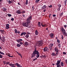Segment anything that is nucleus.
Returning <instances> with one entry per match:
<instances>
[{
  "mask_svg": "<svg viewBox=\"0 0 67 67\" xmlns=\"http://www.w3.org/2000/svg\"><path fill=\"white\" fill-rule=\"evenodd\" d=\"M32 16H31L29 17L26 20V22H23L22 23L23 26L24 27H28V26H30L31 21L32 20Z\"/></svg>",
  "mask_w": 67,
  "mask_h": 67,
  "instance_id": "1",
  "label": "nucleus"
},
{
  "mask_svg": "<svg viewBox=\"0 0 67 67\" xmlns=\"http://www.w3.org/2000/svg\"><path fill=\"white\" fill-rule=\"evenodd\" d=\"M60 30L63 35L65 36H67V33L66 32L65 29L63 27H61Z\"/></svg>",
  "mask_w": 67,
  "mask_h": 67,
  "instance_id": "2",
  "label": "nucleus"
},
{
  "mask_svg": "<svg viewBox=\"0 0 67 67\" xmlns=\"http://www.w3.org/2000/svg\"><path fill=\"white\" fill-rule=\"evenodd\" d=\"M43 44V40H41L40 41H39L37 42V46H38V47H40V46H42Z\"/></svg>",
  "mask_w": 67,
  "mask_h": 67,
  "instance_id": "3",
  "label": "nucleus"
},
{
  "mask_svg": "<svg viewBox=\"0 0 67 67\" xmlns=\"http://www.w3.org/2000/svg\"><path fill=\"white\" fill-rule=\"evenodd\" d=\"M61 62V59H60L59 60H58L57 61V63L55 64V65H57V67H62L61 65H60V63Z\"/></svg>",
  "mask_w": 67,
  "mask_h": 67,
  "instance_id": "4",
  "label": "nucleus"
},
{
  "mask_svg": "<svg viewBox=\"0 0 67 67\" xmlns=\"http://www.w3.org/2000/svg\"><path fill=\"white\" fill-rule=\"evenodd\" d=\"M56 53H59V50L58 49L57 47H55L54 49Z\"/></svg>",
  "mask_w": 67,
  "mask_h": 67,
  "instance_id": "5",
  "label": "nucleus"
},
{
  "mask_svg": "<svg viewBox=\"0 0 67 67\" xmlns=\"http://www.w3.org/2000/svg\"><path fill=\"white\" fill-rule=\"evenodd\" d=\"M49 36L51 38H54V34L52 33H50L49 35Z\"/></svg>",
  "mask_w": 67,
  "mask_h": 67,
  "instance_id": "6",
  "label": "nucleus"
},
{
  "mask_svg": "<svg viewBox=\"0 0 67 67\" xmlns=\"http://www.w3.org/2000/svg\"><path fill=\"white\" fill-rule=\"evenodd\" d=\"M47 51H48V48L47 47H45L43 49V51L44 52H47Z\"/></svg>",
  "mask_w": 67,
  "mask_h": 67,
  "instance_id": "7",
  "label": "nucleus"
},
{
  "mask_svg": "<svg viewBox=\"0 0 67 67\" xmlns=\"http://www.w3.org/2000/svg\"><path fill=\"white\" fill-rule=\"evenodd\" d=\"M10 25L8 24H7L6 25V29H9L10 28Z\"/></svg>",
  "mask_w": 67,
  "mask_h": 67,
  "instance_id": "8",
  "label": "nucleus"
},
{
  "mask_svg": "<svg viewBox=\"0 0 67 67\" xmlns=\"http://www.w3.org/2000/svg\"><path fill=\"white\" fill-rule=\"evenodd\" d=\"M35 56L36 55L33 52L32 54H31V58H33V57H35Z\"/></svg>",
  "mask_w": 67,
  "mask_h": 67,
  "instance_id": "9",
  "label": "nucleus"
},
{
  "mask_svg": "<svg viewBox=\"0 0 67 67\" xmlns=\"http://www.w3.org/2000/svg\"><path fill=\"white\" fill-rule=\"evenodd\" d=\"M15 65H16L17 67H22L21 65L19 64H18V63H16Z\"/></svg>",
  "mask_w": 67,
  "mask_h": 67,
  "instance_id": "10",
  "label": "nucleus"
},
{
  "mask_svg": "<svg viewBox=\"0 0 67 67\" xmlns=\"http://www.w3.org/2000/svg\"><path fill=\"white\" fill-rule=\"evenodd\" d=\"M2 40H1V41H2L3 42H4V43H5V42H4L5 41V38L3 37H2Z\"/></svg>",
  "mask_w": 67,
  "mask_h": 67,
  "instance_id": "11",
  "label": "nucleus"
},
{
  "mask_svg": "<svg viewBox=\"0 0 67 67\" xmlns=\"http://www.w3.org/2000/svg\"><path fill=\"white\" fill-rule=\"evenodd\" d=\"M35 55H37L38 54H39V53L38 51H36L34 52H33Z\"/></svg>",
  "mask_w": 67,
  "mask_h": 67,
  "instance_id": "12",
  "label": "nucleus"
},
{
  "mask_svg": "<svg viewBox=\"0 0 67 67\" xmlns=\"http://www.w3.org/2000/svg\"><path fill=\"white\" fill-rule=\"evenodd\" d=\"M24 46H27L29 45V43L27 42H25V43L24 44Z\"/></svg>",
  "mask_w": 67,
  "mask_h": 67,
  "instance_id": "13",
  "label": "nucleus"
},
{
  "mask_svg": "<svg viewBox=\"0 0 67 67\" xmlns=\"http://www.w3.org/2000/svg\"><path fill=\"white\" fill-rule=\"evenodd\" d=\"M16 13L17 14H21V11L20 10H18L16 12Z\"/></svg>",
  "mask_w": 67,
  "mask_h": 67,
  "instance_id": "14",
  "label": "nucleus"
},
{
  "mask_svg": "<svg viewBox=\"0 0 67 67\" xmlns=\"http://www.w3.org/2000/svg\"><path fill=\"white\" fill-rule=\"evenodd\" d=\"M26 34V32H23L21 34L20 36H23V35H25Z\"/></svg>",
  "mask_w": 67,
  "mask_h": 67,
  "instance_id": "15",
  "label": "nucleus"
},
{
  "mask_svg": "<svg viewBox=\"0 0 67 67\" xmlns=\"http://www.w3.org/2000/svg\"><path fill=\"white\" fill-rule=\"evenodd\" d=\"M2 10L4 12H5L7 11V8H2Z\"/></svg>",
  "mask_w": 67,
  "mask_h": 67,
  "instance_id": "16",
  "label": "nucleus"
},
{
  "mask_svg": "<svg viewBox=\"0 0 67 67\" xmlns=\"http://www.w3.org/2000/svg\"><path fill=\"white\" fill-rule=\"evenodd\" d=\"M47 7L46 5H43V6L42 7V10H43V9H46V7Z\"/></svg>",
  "mask_w": 67,
  "mask_h": 67,
  "instance_id": "17",
  "label": "nucleus"
},
{
  "mask_svg": "<svg viewBox=\"0 0 67 67\" xmlns=\"http://www.w3.org/2000/svg\"><path fill=\"white\" fill-rule=\"evenodd\" d=\"M60 65L61 66H62V67H63L64 66V63H63V62H61L60 63Z\"/></svg>",
  "mask_w": 67,
  "mask_h": 67,
  "instance_id": "18",
  "label": "nucleus"
},
{
  "mask_svg": "<svg viewBox=\"0 0 67 67\" xmlns=\"http://www.w3.org/2000/svg\"><path fill=\"white\" fill-rule=\"evenodd\" d=\"M41 22H38V27H41Z\"/></svg>",
  "mask_w": 67,
  "mask_h": 67,
  "instance_id": "19",
  "label": "nucleus"
},
{
  "mask_svg": "<svg viewBox=\"0 0 67 67\" xmlns=\"http://www.w3.org/2000/svg\"><path fill=\"white\" fill-rule=\"evenodd\" d=\"M35 34L36 35H37L38 34V31H37V30L35 31Z\"/></svg>",
  "mask_w": 67,
  "mask_h": 67,
  "instance_id": "20",
  "label": "nucleus"
},
{
  "mask_svg": "<svg viewBox=\"0 0 67 67\" xmlns=\"http://www.w3.org/2000/svg\"><path fill=\"white\" fill-rule=\"evenodd\" d=\"M52 55L53 56H55L56 54H55V53H54V52H52Z\"/></svg>",
  "mask_w": 67,
  "mask_h": 67,
  "instance_id": "21",
  "label": "nucleus"
},
{
  "mask_svg": "<svg viewBox=\"0 0 67 67\" xmlns=\"http://www.w3.org/2000/svg\"><path fill=\"white\" fill-rule=\"evenodd\" d=\"M53 45H54V44L51 43L50 44H49V46H50L51 47H53Z\"/></svg>",
  "mask_w": 67,
  "mask_h": 67,
  "instance_id": "22",
  "label": "nucleus"
},
{
  "mask_svg": "<svg viewBox=\"0 0 67 67\" xmlns=\"http://www.w3.org/2000/svg\"><path fill=\"white\" fill-rule=\"evenodd\" d=\"M17 53L20 56V57H21V58H22V55H21V54L19 53L18 52H17Z\"/></svg>",
  "mask_w": 67,
  "mask_h": 67,
  "instance_id": "23",
  "label": "nucleus"
},
{
  "mask_svg": "<svg viewBox=\"0 0 67 67\" xmlns=\"http://www.w3.org/2000/svg\"><path fill=\"white\" fill-rule=\"evenodd\" d=\"M52 47L49 46V50L50 51L52 50Z\"/></svg>",
  "mask_w": 67,
  "mask_h": 67,
  "instance_id": "24",
  "label": "nucleus"
},
{
  "mask_svg": "<svg viewBox=\"0 0 67 67\" xmlns=\"http://www.w3.org/2000/svg\"><path fill=\"white\" fill-rule=\"evenodd\" d=\"M25 36L26 37V38H29V35L28 34H26Z\"/></svg>",
  "mask_w": 67,
  "mask_h": 67,
  "instance_id": "25",
  "label": "nucleus"
},
{
  "mask_svg": "<svg viewBox=\"0 0 67 67\" xmlns=\"http://www.w3.org/2000/svg\"><path fill=\"white\" fill-rule=\"evenodd\" d=\"M40 0H36L35 1V2L36 3H37L38 2H39V1Z\"/></svg>",
  "mask_w": 67,
  "mask_h": 67,
  "instance_id": "26",
  "label": "nucleus"
},
{
  "mask_svg": "<svg viewBox=\"0 0 67 67\" xmlns=\"http://www.w3.org/2000/svg\"><path fill=\"white\" fill-rule=\"evenodd\" d=\"M21 45H20V44L19 43H17V44L16 45V46H17V47H20Z\"/></svg>",
  "mask_w": 67,
  "mask_h": 67,
  "instance_id": "27",
  "label": "nucleus"
},
{
  "mask_svg": "<svg viewBox=\"0 0 67 67\" xmlns=\"http://www.w3.org/2000/svg\"><path fill=\"white\" fill-rule=\"evenodd\" d=\"M7 15H8V16L9 17H11V16H12V15H11V14H7Z\"/></svg>",
  "mask_w": 67,
  "mask_h": 67,
  "instance_id": "28",
  "label": "nucleus"
},
{
  "mask_svg": "<svg viewBox=\"0 0 67 67\" xmlns=\"http://www.w3.org/2000/svg\"><path fill=\"white\" fill-rule=\"evenodd\" d=\"M37 55H36V57L37 58H38L39 57H40V54H37Z\"/></svg>",
  "mask_w": 67,
  "mask_h": 67,
  "instance_id": "29",
  "label": "nucleus"
},
{
  "mask_svg": "<svg viewBox=\"0 0 67 67\" xmlns=\"http://www.w3.org/2000/svg\"><path fill=\"white\" fill-rule=\"evenodd\" d=\"M67 0H65L64 2V3H65V5H66V2H67Z\"/></svg>",
  "mask_w": 67,
  "mask_h": 67,
  "instance_id": "30",
  "label": "nucleus"
},
{
  "mask_svg": "<svg viewBox=\"0 0 67 67\" xmlns=\"http://www.w3.org/2000/svg\"><path fill=\"white\" fill-rule=\"evenodd\" d=\"M28 4V0H26V1L25 4L27 5Z\"/></svg>",
  "mask_w": 67,
  "mask_h": 67,
  "instance_id": "31",
  "label": "nucleus"
},
{
  "mask_svg": "<svg viewBox=\"0 0 67 67\" xmlns=\"http://www.w3.org/2000/svg\"><path fill=\"white\" fill-rule=\"evenodd\" d=\"M7 2H8V3L9 4H11V3H12V2H11V1L10 0L7 1Z\"/></svg>",
  "mask_w": 67,
  "mask_h": 67,
  "instance_id": "32",
  "label": "nucleus"
},
{
  "mask_svg": "<svg viewBox=\"0 0 67 67\" xmlns=\"http://www.w3.org/2000/svg\"><path fill=\"white\" fill-rule=\"evenodd\" d=\"M63 13L62 12V13H60L59 15V16H62L63 15Z\"/></svg>",
  "mask_w": 67,
  "mask_h": 67,
  "instance_id": "33",
  "label": "nucleus"
},
{
  "mask_svg": "<svg viewBox=\"0 0 67 67\" xmlns=\"http://www.w3.org/2000/svg\"><path fill=\"white\" fill-rule=\"evenodd\" d=\"M14 31L15 33L16 34V33H18V31H17V30H16V29H15Z\"/></svg>",
  "mask_w": 67,
  "mask_h": 67,
  "instance_id": "34",
  "label": "nucleus"
},
{
  "mask_svg": "<svg viewBox=\"0 0 67 67\" xmlns=\"http://www.w3.org/2000/svg\"><path fill=\"white\" fill-rule=\"evenodd\" d=\"M21 12V13H22V14H24V13H25V11L23 10Z\"/></svg>",
  "mask_w": 67,
  "mask_h": 67,
  "instance_id": "35",
  "label": "nucleus"
},
{
  "mask_svg": "<svg viewBox=\"0 0 67 67\" xmlns=\"http://www.w3.org/2000/svg\"><path fill=\"white\" fill-rule=\"evenodd\" d=\"M0 58H3V55H1V54H0Z\"/></svg>",
  "mask_w": 67,
  "mask_h": 67,
  "instance_id": "36",
  "label": "nucleus"
},
{
  "mask_svg": "<svg viewBox=\"0 0 67 67\" xmlns=\"http://www.w3.org/2000/svg\"><path fill=\"white\" fill-rule=\"evenodd\" d=\"M58 6L59 7V8H60L61 7V6H62V5L60 4H59L58 5Z\"/></svg>",
  "mask_w": 67,
  "mask_h": 67,
  "instance_id": "37",
  "label": "nucleus"
},
{
  "mask_svg": "<svg viewBox=\"0 0 67 67\" xmlns=\"http://www.w3.org/2000/svg\"><path fill=\"white\" fill-rule=\"evenodd\" d=\"M1 32H2L1 33H4V31L3 30H1Z\"/></svg>",
  "mask_w": 67,
  "mask_h": 67,
  "instance_id": "38",
  "label": "nucleus"
},
{
  "mask_svg": "<svg viewBox=\"0 0 67 67\" xmlns=\"http://www.w3.org/2000/svg\"><path fill=\"white\" fill-rule=\"evenodd\" d=\"M0 54H2V55H4V53H3L1 52L0 51Z\"/></svg>",
  "mask_w": 67,
  "mask_h": 67,
  "instance_id": "39",
  "label": "nucleus"
},
{
  "mask_svg": "<svg viewBox=\"0 0 67 67\" xmlns=\"http://www.w3.org/2000/svg\"><path fill=\"white\" fill-rule=\"evenodd\" d=\"M7 56H9V57H12V58L13 57V56H11L9 55V54H8L7 55Z\"/></svg>",
  "mask_w": 67,
  "mask_h": 67,
  "instance_id": "40",
  "label": "nucleus"
},
{
  "mask_svg": "<svg viewBox=\"0 0 67 67\" xmlns=\"http://www.w3.org/2000/svg\"><path fill=\"white\" fill-rule=\"evenodd\" d=\"M7 56H9V57H12V58L13 57V56H11L9 55V54H8L7 55Z\"/></svg>",
  "mask_w": 67,
  "mask_h": 67,
  "instance_id": "41",
  "label": "nucleus"
},
{
  "mask_svg": "<svg viewBox=\"0 0 67 67\" xmlns=\"http://www.w3.org/2000/svg\"><path fill=\"white\" fill-rule=\"evenodd\" d=\"M19 44H20V45H22V44H23V43L22 42H21V41H20V42Z\"/></svg>",
  "mask_w": 67,
  "mask_h": 67,
  "instance_id": "42",
  "label": "nucleus"
},
{
  "mask_svg": "<svg viewBox=\"0 0 67 67\" xmlns=\"http://www.w3.org/2000/svg\"><path fill=\"white\" fill-rule=\"evenodd\" d=\"M46 24H45V25H43L42 26V27H45V26H46Z\"/></svg>",
  "mask_w": 67,
  "mask_h": 67,
  "instance_id": "43",
  "label": "nucleus"
},
{
  "mask_svg": "<svg viewBox=\"0 0 67 67\" xmlns=\"http://www.w3.org/2000/svg\"><path fill=\"white\" fill-rule=\"evenodd\" d=\"M58 53V52H57V53H56V54H55V55L56 56V55H57V56H58V54H59V53Z\"/></svg>",
  "mask_w": 67,
  "mask_h": 67,
  "instance_id": "44",
  "label": "nucleus"
},
{
  "mask_svg": "<svg viewBox=\"0 0 67 67\" xmlns=\"http://www.w3.org/2000/svg\"><path fill=\"white\" fill-rule=\"evenodd\" d=\"M10 62H6V63H5V64L6 65H8V64H10Z\"/></svg>",
  "mask_w": 67,
  "mask_h": 67,
  "instance_id": "45",
  "label": "nucleus"
},
{
  "mask_svg": "<svg viewBox=\"0 0 67 67\" xmlns=\"http://www.w3.org/2000/svg\"><path fill=\"white\" fill-rule=\"evenodd\" d=\"M17 42H18V43H20V40H19H19H16Z\"/></svg>",
  "mask_w": 67,
  "mask_h": 67,
  "instance_id": "46",
  "label": "nucleus"
},
{
  "mask_svg": "<svg viewBox=\"0 0 67 67\" xmlns=\"http://www.w3.org/2000/svg\"><path fill=\"white\" fill-rule=\"evenodd\" d=\"M57 42L58 43H60V41L59 40H58V39L57 40Z\"/></svg>",
  "mask_w": 67,
  "mask_h": 67,
  "instance_id": "47",
  "label": "nucleus"
},
{
  "mask_svg": "<svg viewBox=\"0 0 67 67\" xmlns=\"http://www.w3.org/2000/svg\"><path fill=\"white\" fill-rule=\"evenodd\" d=\"M37 58H35V59H33V61H35L36 60H37Z\"/></svg>",
  "mask_w": 67,
  "mask_h": 67,
  "instance_id": "48",
  "label": "nucleus"
},
{
  "mask_svg": "<svg viewBox=\"0 0 67 67\" xmlns=\"http://www.w3.org/2000/svg\"><path fill=\"white\" fill-rule=\"evenodd\" d=\"M61 36H62L61 38H62V40H63L64 39V37L63 36V35H62Z\"/></svg>",
  "mask_w": 67,
  "mask_h": 67,
  "instance_id": "49",
  "label": "nucleus"
},
{
  "mask_svg": "<svg viewBox=\"0 0 67 67\" xmlns=\"http://www.w3.org/2000/svg\"><path fill=\"white\" fill-rule=\"evenodd\" d=\"M36 48H35V51H34V52H36V51H36Z\"/></svg>",
  "mask_w": 67,
  "mask_h": 67,
  "instance_id": "50",
  "label": "nucleus"
},
{
  "mask_svg": "<svg viewBox=\"0 0 67 67\" xmlns=\"http://www.w3.org/2000/svg\"><path fill=\"white\" fill-rule=\"evenodd\" d=\"M19 40L20 41H23V40H22V39H21L19 38Z\"/></svg>",
  "mask_w": 67,
  "mask_h": 67,
  "instance_id": "51",
  "label": "nucleus"
},
{
  "mask_svg": "<svg viewBox=\"0 0 67 67\" xmlns=\"http://www.w3.org/2000/svg\"><path fill=\"white\" fill-rule=\"evenodd\" d=\"M14 19L13 18L11 19V21H14Z\"/></svg>",
  "mask_w": 67,
  "mask_h": 67,
  "instance_id": "52",
  "label": "nucleus"
},
{
  "mask_svg": "<svg viewBox=\"0 0 67 67\" xmlns=\"http://www.w3.org/2000/svg\"><path fill=\"white\" fill-rule=\"evenodd\" d=\"M52 5H50L49 6V7L50 8H52Z\"/></svg>",
  "mask_w": 67,
  "mask_h": 67,
  "instance_id": "53",
  "label": "nucleus"
},
{
  "mask_svg": "<svg viewBox=\"0 0 67 67\" xmlns=\"http://www.w3.org/2000/svg\"><path fill=\"white\" fill-rule=\"evenodd\" d=\"M63 54L64 55H66V53L65 52H63Z\"/></svg>",
  "mask_w": 67,
  "mask_h": 67,
  "instance_id": "54",
  "label": "nucleus"
},
{
  "mask_svg": "<svg viewBox=\"0 0 67 67\" xmlns=\"http://www.w3.org/2000/svg\"><path fill=\"white\" fill-rule=\"evenodd\" d=\"M9 65L10 66H12V64L11 63H10V64H9Z\"/></svg>",
  "mask_w": 67,
  "mask_h": 67,
  "instance_id": "55",
  "label": "nucleus"
},
{
  "mask_svg": "<svg viewBox=\"0 0 67 67\" xmlns=\"http://www.w3.org/2000/svg\"><path fill=\"white\" fill-rule=\"evenodd\" d=\"M60 8H59L57 9L58 11H60Z\"/></svg>",
  "mask_w": 67,
  "mask_h": 67,
  "instance_id": "56",
  "label": "nucleus"
},
{
  "mask_svg": "<svg viewBox=\"0 0 67 67\" xmlns=\"http://www.w3.org/2000/svg\"><path fill=\"white\" fill-rule=\"evenodd\" d=\"M56 15H55V14H53V17H55V16H56Z\"/></svg>",
  "mask_w": 67,
  "mask_h": 67,
  "instance_id": "57",
  "label": "nucleus"
},
{
  "mask_svg": "<svg viewBox=\"0 0 67 67\" xmlns=\"http://www.w3.org/2000/svg\"><path fill=\"white\" fill-rule=\"evenodd\" d=\"M14 65H15V64H12V67H14Z\"/></svg>",
  "mask_w": 67,
  "mask_h": 67,
  "instance_id": "58",
  "label": "nucleus"
},
{
  "mask_svg": "<svg viewBox=\"0 0 67 67\" xmlns=\"http://www.w3.org/2000/svg\"><path fill=\"white\" fill-rule=\"evenodd\" d=\"M64 26L65 27V28L67 27V25H64Z\"/></svg>",
  "mask_w": 67,
  "mask_h": 67,
  "instance_id": "59",
  "label": "nucleus"
},
{
  "mask_svg": "<svg viewBox=\"0 0 67 67\" xmlns=\"http://www.w3.org/2000/svg\"><path fill=\"white\" fill-rule=\"evenodd\" d=\"M17 33H18V34H20V32L19 31H18V32L17 31Z\"/></svg>",
  "mask_w": 67,
  "mask_h": 67,
  "instance_id": "60",
  "label": "nucleus"
},
{
  "mask_svg": "<svg viewBox=\"0 0 67 67\" xmlns=\"http://www.w3.org/2000/svg\"><path fill=\"white\" fill-rule=\"evenodd\" d=\"M65 63L66 64H67V59L65 60Z\"/></svg>",
  "mask_w": 67,
  "mask_h": 67,
  "instance_id": "61",
  "label": "nucleus"
},
{
  "mask_svg": "<svg viewBox=\"0 0 67 67\" xmlns=\"http://www.w3.org/2000/svg\"><path fill=\"white\" fill-rule=\"evenodd\" d=\"M27 34H28V35H29H29L30 34V32H27Z\"/></svg>",
  "mask_w": 67,
  "mask_h": 67,
  "instance_id": "62",
  "label": "nucleus"
},
{
  "mask_svg": "<svg viewBox=\"0 0 67 67\" xmlns=\"http://www.w3.org/2000/svg\"><path fill=\"white\" fill-rule=\"evenodd\" d=\"M23 17H25V15H24V14H23Z\"/></svg>",
  "mask_w": 67,
  "mask_h": 67,
  "instance_id": "63",
  "label": "nucleus"
},
{
  "mask_svg": "<svg viewBox=\"0 0 67 67\" xmlns=\"http://www.w3.org/2000/svg\"><path fill=\"white\" fill-rule=\"evenodd\" d=\"M46 9H44L43 10V12H45V11H46Z\"/></svg>",
  "mask_w": 67,
  "mask_h": 67,
  "instance_id": "64",
  "label": "nucleus"
}]
</instances>
